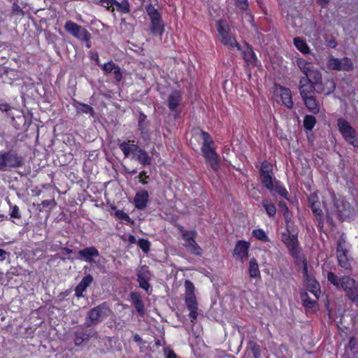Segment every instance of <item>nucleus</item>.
Masks as SVG:
<instances>
[{"label": "nucleus", "mask_w": 358, "mask_h": 358, "mask_svg": "<svg viewBox=\"0 0 358 358\" xmlns=\"http://www.w3.org/2000/svg\"><path fill=\"white\" fill-rule=\"evenodd\" d=\"M284 215H285V218L287 224L288 225L289 223V220H290V217L289 216L288 212L287 213H284Z\"/></svg>", "instance_id": "e2e57ef3"}, {"label": "nucleus", "mask_w": 358, "mask_h": 358, "mask_svg": "<svg viewBox=\"0 0 358 358\" xmlns=\"http://www.w3.org/2000/svg\"><path fill=\"white\" fill-rule=\"evenodd\" d=\"M182 96L179 91L172 92L168 96L167 102L169 108L175 110L181 102Z\"/></svg>", "instance_id": "5701e85b"}, {"label": "nucleus", "mask_w": 358, "mask_h": 358, "mask_svg": "<svg viewBox=\"0 0 358 358\" xmlns=\"http://www.w3.org/2000/svg\"><path fill=\"white\" fill-rule=\"evenodd\" d=\"M279 90L282 104L288 108H292L294 103L290 90L283 87H280Z\"/></svg>", "instance_id": "4be33fe9"}, {"label": "nucleus", "mask_w": 358, "mask_h": 358, "mask_svg": "<svg viewBox=\"0 0 358 358\" xmlns=\"http://www.w3.org/2000/svg\"><path fill=\"white\" fill-rule=\"evenodd\" d=\"M138 246L144 252H148L150 250V243L145 239H140L138 241Z\"/></svg>", "instance_id": "a19ab883"}, {"label": "nucleus", "mask_w": 358, "mask_h": 358, "mask_svg": "<svg viewBox=\"0 0 358 358\" xmlns=\"http://www.w3.org/2000/svg\"><path fill=\"white\" fill-rule=\"evenodd\" d=\"M311 210L315 216H321L322 210L320 208V201L316 203L314 206H310Z\"/></svg>", "instance_id": "49530a36"}, {"label": "nucleus", "mask_w": 358, "mask_h": 358, "mask_svg": "<svg viewBox=\"0 0 358 358\" xmlns=\"http://www.w3.org/2000/svg\"><path fill=\"white\" fill-rule=\"evenodd\" d=\"M303 274L308 289L315 296V298L318 299L320 293V284L314 278L308 275L306 264H305L303 268Z\"/></svg>", "instance_id": "4468645a"}, {"label": "nucleus", "mask_w": 358, "mask_h": 358, "mask_svg": "<svg viewBox=\"0 0 358 358\" xmlns=\"http://www.w3.org/2000/svg\"><path fill=\"white\" fill-rule=\"evenodd\" d=\"M119 147L120 150L122 151L125 157H127L130 154H133L134 155L139 148V147L133 143H130V141L128 142H122L120 143Z\"/></svg>", "instance_id": "a878e982"}, {"label": "nucleus", "mask_w": 358, "mask_h": 358, "mask_svg": "<svg viewBox=\"0 0 358 358\" xmlns=\"http://www.w3.org/2000/svg\"><path fill=\"white\" fill-rule=\"evenodd\" d=\"M146 13L151 20L150 30L155 36H162L164 31V24L158 10L151 4L146 6Z\"/></svg>", "instance_id": "423d86ee"}, {"label": "nucleus", "mask_w": 358, "mask_h": 358, "mask_svg": "<svg viewBox=\"0 0 358 358\" xmlns=\"http://www.w3.org/2000/svg\"><path fill=\"white\" fill-rule=\"evenodd\" d=\"M131 301L132 303L134 305L137 312L143 315L144 314V304L142 301L141 296L139 294L136 292H131Z\"/></svg>", "instance_id": "cd10ccee"}, {"label": "nucleus", "mask_w": 358, "mask_h": 358, "mask_svg": "<svg viewBox=\"0 0 358 358\" xmlns=\"http://www.w3.org/2000/svg\"><path fill=\"white\" fill-rule=\"evenodd\" d=\"M79 257L85 262L92 263L94 262V257L99 255L98 250L94 247L85 248L78 252Z\"/></svg>", "instance_id": "a211bd4d"}, {"label": "nucleus", "mask_w": 358, "mask_h": 358, "mask_svg": "<svg viewBox=\"0 0 358 358\" xmlns=\"http://www.w3.org/2000/svg\"><path fill=\"white\" fill-rule=\"evenodd\" d=\"M275 193H277L278 194H279L280 196L285 198V199H288L287 198V196H288V192L286 190V189L282 186L280 182H275V185H274V187H273V189Z\"/></svg>", "instance_id": "58836bf2"}, {"label": "nucleus", "mask_w": 358, "mask_h": 358, "mask_svg": "<svg viewBox=\"0 0 358 358\" xmlns=\"http://www.w3.org/2000/svg\"><path fill=\"white\" fill-rule=\"evenodd\" d=\"M249 275L251 278H257L260 275L258 263L255 258H252L250 261Z\"/></svg>", "instance_id": "c756f323"}, {"label": "nucleus", "mask_w": 358, "mask_h": 358, "mask_svg": "<svg viewBox=\"0 0 358 358\" xmlns=\"http://www.w3.org/2000/svg\"><path fill=\"white\" fill-rule=\"evenodd\" d=\"M10 109V107L8 104L7 103H1L0 104V110L1 111H8Z\"/></svg>", "instance_id": "bf43d9fd"}, {"label": "nucleus", "mask_w": 358, "mask_h": 358, "mask_svg": "<svg viewBox=\"0 0 358 358\" xmlns=\"http://www.w3.org/2000/svg\"><path fill=\"white\" fill-rule=\"evenodd\" d=\"M336 257L338 265L345 270L350 268V263L348 257V250L346 248V243L343 237H341L337 243Z\"/></svg>", "instance_id": "9d476101"}, {"label": "nucleus", "mask_w": 358, "mask_h": 358, "mask_svg": "<svg viewBox=\"0 0 358 358\" xmlns=\"http://www.w3.org/2000/svg\"><path fill=\"white\" fill-rule=\"evenodd\" d=\"M284 243L292 256L297 258L299 255V243L296 236L294 235L289 236L284 239Z\"/></svg>", "instance_id": "6ab92c4d"}, {"label": "nucleus", "mask_w": 358, "mask_h": 358, "mask_svg": "<svg viewBox=\"0 0 358 358\" xmlns=\"http://www.w3.org/2000/svg\"><path fill=\"white\" fill-rule=\"evenodd\" d=\"M303 78H307L311 83H315V82L322 78V73L317 68L313 66Z\"/></svg>", "instance_id": "c85d7f7f"}, {"label": "nucleus", "mask_w": 358, "mask_h": 358, "mask_svg": "<svg viewBox=\"0 0 358 358\" xmlns=\"http://www.w3.org/2000/svg\"><path fill=\"white\" fill-rule=\"evenodd\" d=\"M250 247L249 243L243 241H239L234 250V256L236 259L245 261L248 258V249Z\"/></svg>", "instance_id": "f3484780"}, {"label": "nucleus", "mask_w": 358, "mask_h": 358, "mask_svg": "<svg viewBox=\"0 0 358 358\" xmlns=\"http://www.w3.org/2000/svg\"><path fill=\"white\" fill-rule=\"evenodd\" d=\"M116 0H100V3L111 13L115 11V3Z\"/></svg>", "instance_id": "ea45409f"}, {"label": "nucleus", "mask_w": 358, "mask_h": 358, "mask_svg": "<svg viewBox=\"0 0 358 358\" xmlns=\"http://www.w3.org/2000/svg\"><path fill=\"white\" fill-rule=\"evenodd\" d=\"M262 205L269 216H274L275 215L276 208L272 203H268L266 200L264 199Z\"/></svg>", "instance_id": "4c0bfd02"}, {"label": "nucleus", "mask_w": 358, "mask_h": 358, "mask_svg": "<svg viewBox=\"0 0 358 358\" xmlns=\"http://www.w3.org/2000/svg\"><path fill=\"white\" fill-rule=\"evenodd\" d=\"M327 66L329 69L336 71H349L352 68V64L347 57L341 59L337 58H330L328 60Z\"/></svg>", "instance_id": "ddd939ff"}, {"label": "nucleus", "mask_w": 358, "mask_h": 358, "mask_svg": "<svg viewBox=\"0 0 358 358\" xmlns=\"http://www.w3.org/2000/svg\"><path fill=\"white\" fill-rule=\"evenodd\" d=\"M327 280L337 289H341L350 300L358 306V282L348 275L338 276L329 271L327 273Z\"/></svg>", "instance_id": "f257e3e1"}, {"label": "nucleus", "mask_w": 358, "mask_h": 358, "mask_svg": "<svg viewBox=\"0 0 358 358\" xmlns=\"http://www.w3.org/2000/svg\"><path fill=\"white\" fill-rule=\"evenodd\" d=\"M80 108H79L80 111L82 113H86V114H91L92 115L94 113L93 108L87 104H80Z\"/></svg>", "instance_id": "de8ad7c7"}, {"label": "nucleus", "mask_w": 358, "mask_h": 358, "mask_svg": "<svg viewBox=\"0 0 358 358\" xmlns=\"http://www.w3.org/2000/svg\"><path fill=\"white\" fill-rule=\"evenodd\" d=\"M336 210H337V212H338L339 214H341H341H342V213H343V209H341V208H340V207H339L338 206H337L336 204Z\"/></svg>", "instance_id": "338daca9"}, {"label": "nucleus", "mask_w": 358, "mask_h": 358, "mask_svg": "<svg viewBox=\"0 0 358 358\" xmlns=\"http://www.w3.org/2000/svg\"><path fill=\"white\" fill-rule=\"evenodd\" d=\"M12 14L15 15H19L20 17H23L24 15V12L22 9L19 6L17 3H13L12 6Z\"/></svg>", "instance_id": "a18cd8bd"}, {"label": "nucleus", "mask_w": 358, "mask_h": 358, "mask_svg": "<svg viewBox=\"0 0 358 358\" xmlns=\"http://www.w3.org/2000/svg\"><path fill=\"white\" fill-rule=\"evenodd\" d=\"M271 169L269 163L266 162H264L262 164L261 169H260V176H264L266 174H271Z\"/></svg>", "instance_id": "37998d69"}, {"label": "nucleus", "mask_w": 358, "mask_h": 358, "mask_svg": "<svg viewBox=\"0 0 358 358\" xmlns=\"http://www.w3.org/2000/svg\"><path fill=\"white\" fill-rule=\"evenodd\" d=\"M8 255V252L3 250V249H0V257H1V260L3 261L6 259V255Z\"/></svg>", "instance_id": "052dcab7"}, {"label": "nucleus", "mask_w": 358, "mask_h": 358, "mask_svg": "<svg viewBox=\"0 0 358 358\" xmlns=\"http://www.w3.org/2000/svg\"><path fill=\"white\" fill-rule=\"evenodd\" d=\"M111 310L106 303H102L91 309L87 314L85 325L95 326L106 319Z\"/></svg>", "instance_id": "20e7f679"}, {"label": "nucleus", "mask_w": 358, "mask_h": 358, "mask_svg": "<svg viewBox=\"0 0 358 358\" xmlns=\"http://www.w3.org/2000/svg\"><path fill=\"white\" fill-rule=\"evenodd\" d=\"M296 63L297 66L304 73L305 76L308 73L310 69H312L314 66L311 63L307 62L303 59H298Z\"/></svg>", "instance_id": "72a5a7b5"}, {"label": "nucleus", "mask_w": 358, "mask_h": 358, "mask_svg": "<svg viewBox=\"0 0 358 358\" xmlns=\"http://www.w3.org/2000/svg\"><path fill=\"white\" fill-rule=\"evenodd\" d=\"M116 9L121 13H129L130 12V4L128 0H122L121 2L116 1L115 3Z\"/></svg>", "instance_id": "473e14b6"}, {"label": "nucleus", "mask_w": 358, "mask_h": 358, "mask_svg": "<svg viewBox=\"0 0 358 358\" xmlns=\"http://www.w3.org/2000/svg\"><path fill=\"white\" fill-rule=\"evenodd\" d=\"M113 73L114 74V78L115 80L119 82L122 79V73L120 67L117 66Z\"/></svg>", "instance_id": "6e6d98bb"}, {"label": "nucleus", "mask_w": 358, "mask_h": 358, "mask_svg": "<svg viewBox=\"0 0 358 358\" xmlns=\"http://www.w3.org/2000/svg\"><path fill=\"white\" fill-rule=\"evenodd\" d=\"M64 29L74 37L87 42V47L90 48V40L91 38V34L85 27L71 20H69L65 23Z\"/></svg>", "instance_id": "1a4fd4ad"}, {"label": "nucleus", "mask_w": 358, "mask_h": 358, "mask_svg": "<svg viewBox=\"0 0 358 358\" xmlns=\"http://www.w3.org/2000/svg\"><path fill=\"white\" fill-rule=\"evenodd\" d=\"M338 128L343 138L350 145L358 148V134L345 119L338 120Z\"/></svg>", "instance_id": "0eeeda50"}, {"label": "nucleus", "mask_w": 358, "mask_h": 358, "mask_svg": "<svg viewBox=\"0 0 358 358\" xmlns=\"http://www.w3.org/2000/svg\"><path fill=\"white\" fill-rule=\"evenodd\" d=\"M185 301L188 310H189V317L191 320L193 322L197 318L198 315V303L194 294L195 287L191 281L185 280Z\"/></svg>", "instance_id": "39448f33"}, {"label": "nucleus", "mask_w": 358, "mask_h": 358, "mask_svg": "<svg viewBox=\"0 0 358 358\" xmlns=\"http://www.w3.org/2000/svg\"><path fill=\"white\" fill-rule=\"evenodd\" d=\"M253 236L261 241H266L267 236L262 229H255L252 231Z\"/></svg>", "instance_id": "c03bdc74"}, {"label": "nucleus", "mask_w": 358, "mask_h": 358, "mask_svg": "<svg viewBox=\"0 0 358 358\" xmlns=\"http://www.w3.org/2000/svg\"><path fill=\"white\" fill-rule=\"evenodd\" d=\"M294 44L296 48L303 54H307L309 52V48L307 44L300 38H294Z\"/></svg>", "instance_id": "f704fd0d"}, {"label": "nucleus", "mask_w": 358, "mask_h": 358, "mask_svg": "<svg viewBox=\"0 0 358 358\" xmlns=\"http://www.w3.org/2000/svg\"><path fill=\"white\" fill-rule=\"evenodd\" d=\"M138 179H139V181L143 184V185H145L148 183L146 179L148 178V176L146 175V172L145 171H142L139 173L138 176Z\"/></svg>", "instance_id": "5fc2aeb1"}, {"label": "nucleus", "mask_w": 358, "mask_h": 358, "mask_svg": "<svg viewBox=\"0 0 358 358\" xmlns=\"http://www.w3.org/2000/svg\"><path fill=\"white\" fill-rule=\"evenodd\" d=\"M148 193L145 190L137 192L134 199L135 207L138 210H143L145 208L148 201Z\"/></svg>", "instance_id": "aec40b11"}, {"label": "nucleus", "mask_w": 358, "mask_h": 358, "mask_svg": "<svg viewBox=\"0 0 358 358\" xmlns=\"http://www.w3.org/2000/svg\"><path fill=\"white\" fill-rule=\"evenodd\" d=\"M306 107L313 114H318L320 111L319 101L314 95L302 99Z\"/></svg>", "instance_id": "412c9836"}, {"label": "nucleus", "mask_w": 358, "mask_h": 358, "mask_svg": "<svg viewBox=\"0 0 358 358\" xmlns=\"http://www.w3.org/2000/svg\"><path fill=\"white\" fill-rule=\"evenodd\" d=\"M309 206H314L316 203L319 202L318 196L315 194H310L308 198Z\"/></svg>", "instance_id": "864d4df0"}, {"label": "nucleus", "mask_w": 358, "mask_h": 358, "mask_svg": "<svg viewBox=\"0 0 358 358\" xmlns=\"http://www.w3.org/2000/svg\"><path fill=\"white\" fill-rule=\"evenodd\" d=\"M317 299H310L307 293L301 294V300L303 305L308 309H315L317 306Z\"/></svg>", "instance_id": "7c9ffc66"}, {"label": "nucleus", "mask_w": 358, "mask_h": 358, "mask_svg": "<svg viewBox=\"0 0 358 358\" xmlns=\"http://www.w3.org/2000/svg\"><path fill=\"white\" fill-rule=\"evenodd\" d=\"M115 215L120 219H122V220L127 221V222H130L131 218L123 210H117V211H116L115 212Z\"/></svg>", "instance_id": "3c124183"}, {"label": "nucleus", "mask_w": 358, "mask_h": 358, "mask_svg": "<svg viewBox=\"0 0 358 358\" xmlns=\"http://www.w3.org/2000/svg\"><path fill=\"white\" fill-rule=\"evenodd\" d=\"M315 86L307 78H301L299 83V90L301 99L313 96L315 91Z\"/></svg>", "instance_id": "2eb2a0df"}, {"label": "nucleus", "mask_w": 358, "mask_h": 358, "mask_svg": "<svg viewBox=\"0 0 358 358\" xmlns=\"http://www.w3.org/2000/svg\"><path fill=\"white\" fill-rule=\"evenodd\" d=\"M196 234V231L182 230V237L185 241V247L192 254L201 255V249L194 241Z\"/></svg>", "instance_id": "9b49d317"}, {"label": "nucleus", "mask_w": 358, "mask_h": 358, "mask_svg": "<svg viewBox=\"0 0 358 358\" xmlns=\"http://www.w3.org/2000/svg\"><path fill=\"white\" fill-rule=\"evenodd\" d=\"M150 273L148 270V267L146 266H141L137 273V280H150Z\"/></svg>", "instance_id": "c9c22d12"}, {"label": "nucleus", "mask_w": 358, "mask_h": 358, "mask_svg": "<svg viewBox=\"0 0 358 358\" xmlns=\"http://www.w3.org/2000/svg\"><path fill=\"white\" fill-rule=\"evenodd\" d=\"M93 278L92 275H88L85 276L80 283L76 287L75 292L76 295L78 297L83 296V292L87 289V287L92 282Z\"/></svg>", "instance_id": "393cba45"}, {"label": "nucleus", "mask_w": 358, "mask_h": 358, "mask_svg": "<svg viewBox=\"0 0 358 358\" xmlns=\"http://www.w3.org/2000/svg\"><path fill=\"white\" fill-rule=\"evenodd\" d=\"M96 336V331L92 329L77 331L75 332L74 343L76 346H80L85 342L88 341L90 338Z\"/></svg>", "instance_id": "dca6fc26"}, {"label": "nucleus", "mask_w": 358, "mask_h": 358, "mask_svg": "<svg viewBox=\"0 0 358 358\" xmlns=\"http://www.w3.org/2000/svg\"><path fill=\"white\" fill-rule=\"evenodd\" d=\"M134 157L143 166L151 164L152 158L145 150L140 148L138 149Z\"/></svg>", "instance_id": "bb28decb"}, {"label": "nucleus", "mask_w": 358, "mask_h": 358, "mask_svg": "<svg viewBox=\"0 0 358 358\" xmlns=\"http://www.w3.org/2000/svg\"><path fill=\"white\" fill-rule=\"evenodd\" d=\"M117 66H116L113 62L110 61L103 64V70L106 73H110L113 72V71L116 69Z\"/></svg>", "instance_id": "79ce46f5"}, {"label": "nucleus", "mask_w": 358, "mask_h": 358, "mask_svg": "<svg viewBox=\"0 0 358 358\" xmlns=\"http://www.w3.org/2000/svg\"><path fill=\"white\" fill-rule=\"evenodd\" d=\"M261 181L263 185L268 190L273 191L274 187L273 179L271 174L260 176Z\"/></svg>", "instance_id": "2f4dec72"}, {"label": "nucleus", "mask_w": 358, "mask_h": 358, "mask_svg": "<svg viewBox=\"0 0 358 358\" xmlns=\"http://www.w3.org/2000/svg\"><path fill=\"white\" fill-rule=\"evenodd\" d=\"M167 358H177V357H176V355L175 354V352L173 351H170V352L169 353V355L167 356Z\"/></svg>", "instance_id": "680f3d73"}, {"label": "nucleus", "mask_w": 358, "mask_h": 358, "mask_svg": "<svg viewBox=\"0 0 358 358\" xmlns=\"http://www.w3.org/2000/svg\"><path fill=\"white\" fill-rule=\"evenodd\" d=\"M217 30L219 34V38L220 41L229 48H237L240 50L241 48L236 39L230 34L228 24L224 21H218L216 23Z\"/></svg>", "instance_id": "6e6552de"}, {"label": "nucleus", "mask_w": 358, "mask_h": 358, "mask_svg": "<svg viewBox=\"0 0 358 358\" xmlns=\"http://www.w3.org/2000/svg\"><path fill=\"white\" fill-rule=\"evenodd\" d=\"M243 55L245 61L249 65H252L253 66L258 65L257 57L251 47L247 45L243 51Z\"/></svg>", "instance_id": "b1692460"}, {"label": "nucleus", "mask_w": 358, "mask_h": 358, "mask_svg": "<svg viewBox=\"0 0 358 358\" xmlns=\"http://www.w3.org/2000/svg\"><path fill=\"white\" fill-rule=\"evenodd\" d=\"M10 215L13 218H17V219L21 218V215H20L18 206H12V209H11V212L10 213Z\"/></svg>", "instance_id": "09e8293b"}, {"label": "nucleus", "mask_w": 358, "mask_h": 358, "mask_svg": "<svg viewBox=\"0 0 358 358\" xmlns=\"http://www.w3.org/2000/svg\"><path fill=\"white\" fill-rule=\"evenodd\" d=\"M134 339L135 341H138L141 340V337L139 335L136 334L134 336Z\"/></svg>", "instance_id": "774afa93"}, {"label": "nucleus", "mask_w": 358, "mask_h": 358, "mask_svg": "<svg viewBox=\"0 0 358 358\" xmlns=\"http://www.w3.org/2000/svg\"><path fill=\"white\" fill-rule=\"evenodd\" d=\"M316 124V119L314 116L307 115L303 120V126L308 130H312Z\"/></svg>", "instance_id": "e433bc0d"}, {"label": "nucleus", "mask_w": 358, "mask_h": 358, "mask_svg": "<svg viewBox=\"0 0 358 358\" xmlns=\"http://www.w3.org/2000/svg\"><path fill=\"white\" fill-rule=\"evenodd\" d=\"M129 241L131 243H134L136 242V238L133 235H130L129 236Z\"/></svg>", "instance_id": "0e129e2a"}, {"label": "nucleus", "mask_w": 358, "mask_h": 358, "mask_svg": "<svg viewBox=\"0 0 358 358\" xmlns=\"http://www.w3.org/2000/svg\"><path fill=\"white\" fill-rule=\"evenodd\" d=\"M50 202H51L50 200H44V201H42V205L43 206H48L50 205Z\"/></svg>", "instance_id": "69168bd1"}, {"label": "nucleus", "mask_w": 358, "mask_h": 358, "mask_svg": "<svg viewBox=\"0 0 358 358\" xmlns=\"http://www.w3.org/2000/svg\"><path fill=\"white\" fill-rule=\"evenodd\" d=\"M279 207L280 208V209L282 210L283 213L288 212V208H287V205L284 202L280 201L279 202Z\"/></svg>", "instance_id": "13d9d810"}, {"label": "nucleus", "mask_w": 358, "mask_h": 358, "mask_svg": "<svg viewBox=\"0 0 358 358\" xmlns=\"http://www.w3.org/2000/svg\"><path fill=\"white\" fill-rule=\"evenodd\" d=\"M150 280H138V282L139 283V287L142 289H143L144 290H145L147 292H149L150 291V285L148 282Z\"/></svg>", "instance_id": "8fccbe9b"}, {"label": "nucleus", "mask_w": 358, "mask_h": 358, "mask_svg": "<svg viewBox=\"0 0 358 358\" xmlns=\"http://www.w3.org/2000/svg\"><path fill=\"white\" fill-rule=\"evenodd\" d=\"M146 119V116L144 114H141L138 120V126L140 129L143 130L144 129V122Z\"/></svg>", "instance_id": "4d7b16f0"}, {"label": "nucleus", "mask_w": 358, "mask_h": 358, "mask_svg": "<svg viewBox=\"0 0 358 358\" xmlns=\"http://www.w3.org/2000/svg\"><path fill=\"white\" fill-rule=\"evenodd\" d=\"M315 86V91L318 94H324V95H329L336 88V84L331 79H324L322 80V78L320 79L318 81L315 82L313 83Z\"/></svg>", "instance_id": "f8f14e48"}, {"label": "nucleus", "mask_w": 358, "mask_h": 358, "mask_svg": "<svg viewBox=\"0 0 358 358\" xmlns=\"http://www.w3.org/2000/svg\"><path fill=\"white\" fill-rule=\"evenodd\" d=\"M236 5L241 10H246L248 7V0H235Z\"/></svg>", "instance_id": "603ef678"}, {"label": "nucleus", "mask_w": 358, "mask_h": 358, "mask_svg": "<svg viewBox=\"0 0 358 358\" xmlns=\"http://www.w3.org/2000/svg\"><path fill=\"white\" fill-rule=\"evenodd\" d=\"M201 134L203 139L201 146L202 153L209 162L211 168L216 171L220 167V157L212 147L213 141L207 132L202 131Z\"/></svg>", "instance_id": "f03ea898"}, {"label": "nucleus", "mask_w": 358, "mask_h": 358, "mask_svg": "<svg viewBox=\"0 0 358 358\" xmlns=\"http://www.w3.org/2000/svg\"><path fill=\"white\" fill-rule=\"evenodd\" d=\"M24 159L15 151H0V171H6L13 168L22 167Z\"/></svg>", "instance_id": "7ed1b4c3"}]
</instances>
